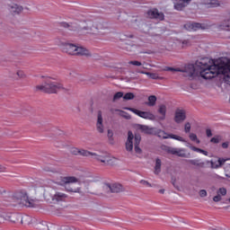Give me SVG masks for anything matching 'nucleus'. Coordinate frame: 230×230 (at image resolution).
Instances as JSON below:
<instances>
[{"instance_id":"nucleus-49","label":"nucleus","mask_w":230,"mask_h":230,"mask_svg":"<svg viewBox=\"0 0 230 230\" xmlns=\"http://www.w3.org/2000/svg\"><path fill=\"white\" fill-rule=\"evenodd\" d=\"M226 177H230V164L226 166Z\"/></svg>"},{"instance_id":"nucleus-29","label":"nucleus","mask_w":230,"mask_h":230,"mask_svg":"<svg viewBox=\"0 0 230 230\" xmlns=\"http://www.w3.org/2000/svg\"><path fill=\"white\" fill-rule=\"evenodd\" d=\"M63 182L65 184H72L73 182H78V179L75 177H65L63 178Z\"/></svg>"},{"instance_id":"nucleus-33","label":"nucleus","mask_w":230,"mask_h":230,"mask_svg":"<svg viewBox=\"0 0 230 230\" xmlns=\"http://www.w3.org/2000/svg\"><path fill=\"white\" fill-rule=\"evenodd\" d=\"M116 112H120V116L122 118H125L126 119H130V114L127 113V111H121V110H115Z\"/></svg>"},{"instance_id":"nucleus-16","label":"nucleus","mask_w":230,"mask_h":230,"mask_svg":"<svg viewBox=\"0 0 230 230\" xmlns=\"http://www.w3.org/2000/svg\"><path fill=\"white\" fill-rule=\"evenodd\" d=\"M209 163H210V168L217 170L218 168H221V166H224V164L226 163V159L218 158L217 160L207 161V164H209Z\"/></svg>"},{"instance_id":"nucleus-8","label":"nucleus","mask_w":230,"mask_h":230,"mask_svg":"<svg viewBox=\"0 0 230 230\" xmlns=\"http://www.w3.org/2000/svg\"><path fill=\"white\" fill-rule=\"evenodd\" d=\"M214 66H223L224 70L222 72L219 71L217 75H224V79L226 84L230 85V64L228 65L227 63L222 61L221 59L219 60H214Z\"/></svg>"},{"instance_id":"nucleus-19","label":"nucleus","mask_w":230,"mask_h":230,"mask_svg":"<svg viewBox=\"0 0 230 230\" xmlns=\"http://www.w3.org/2000/svg\"><path fill=\"white\" fill-rule=\"evenodd\" d=\"M184 28L188 31H197V30H202V24L199 22H188L184 25Z\"/></svg>"},{"instance_id":"nucleus-42","label":"nucleus","mask_w":230,"mask_h":230,"mask_svg":"<svg viewBox=\"0 0 230 230\" xmlns=\"http://www.w3.org/2000/svg\"><path fill=\"white\" fill-rule=\"evenodd\" d=\"M49 230H62V227L58 225H50Z\"/></svg>"},{"instance_id":"nucleus-32","label":"nucleus","mask_w":230,"mask_h":230,"mask_svg":"<svg viewBox=\"0 0 230 230\" xmlns=\"http://www.w3.org/2000/svg\"><path fill=\"white\" fill-rule=\"evenodd\" d=\"M217 194L220 197H226L227 195V190L224 187L219 188L217 191Z\"/></svg>"},{"instance_id":"nucleus-15","label":"nucleus","mask_w":230,"mask_h":230,"mask_svg":"<svg viewBox=\"0 0 230 230\" xmlns=\"http://www.w3.org/2000/svg\"><path fill=\"white\" fill-rule=\"evenodd\" d=\"M147 17L150 19H159V21L164 20V14L163 13H159L157 9H152L147 12Z\"/></svg>"},{"instance_id":"nucleus-11","label":"nucleus","mask_w":230,"mask_h":230,"mask_svg":"<svg viewBox=\"0 0 230 230\" xmlns=\"http://www.w3.org/2000/svg\"><path fill=\"white\" fill-rule=\"evenodd\" d=\"M103 190L107 191V193H121V191H125V189L119 183H106L103 186Z\"/></svg>"},{"instance_id":"nucleus-28","label":"nucleus","mask_w":230,"mask_h":230,"mask_svg":"<svg viewBox=\"0 0 230 230\" xmlns=\"http://www.w3.org/2000/svg\"><path fill=\"white\" fill-rule=\"evenodd\" d=\"M157 102V97L155 95H151L148 97V107H154L155 103Z\"/></svg>"},{"instance_id":"nucleus-22","label":"nucleus","mask_w":230,"mask_h":230,"mask_svg":"<svg viewBox=\"0 0 230 230\" xmlns=\"http://www.w3.org/2000/svg\"><path fill=\"white\" fill-rule=\"evenodd\" d=\"M67 199V195L62 192H56L52 197L53 202H62Z\"/></svg>"},{"instance_id":"nucleus-18","label":"nucleus","mask_w":230,"mask_h":230,"mask_svg":"<svg viewBox=\"0 0 230 230\" xmlns=\"http://www.w3.org/2000/svg\"><path fill=\"white\" fill-rule=\"evenodd\" d=\"M70 153H72L73 155H83L84 157H89V155H91V152L85 149H78L76 147H71Z\"/></svg>"},{"instance_id":"nucleus-43","label":"nucleus","mask_w":230,"mask_h":230,"mask_svg":"<svg viewBox=\"0 0 230 230\" xmlns=\"http://www.w3.org/2000/svg\"><path fill=\"white\" fill-rule=\"evenodd\" d=\"M126 150H127V152H130L131 154H134V146L133 145H126Z\"/></svg>"},{"instance_id":"nucleus-9","label":"nucleus","mask_w":230,"mask_h":230,"mask_svg":"<svg viewBox=\"0 0 230 230\" xmlns=\"http://www.w3.org/2000/svg\"><path fill=\"white\" fill-rule=\"evenodd\" d=\"M124 111H130V112H133L137 116H139V118H143V119H149L150 121H155V115H154L150 111H142L134 108H129V107H124Z\"/></svg>"},{"instance_id":"nucleus-36","label":"nucleus","mask_w":230,"mask_h":230,"mask_svg":"<svg viewBox=\"0 0 230 230\" xmlns=\"http://www.w3.org/2000/svg\"><path fill=\"white\" fill-rule=\"evenodd\" d=\"M136 96L134 95L133 93H127L124 96L123 99L124 100H134Z\"/></svg>"},{"instance_id":"nucleus-51","label":"nucleus","mask_w":230,"mask_h":230,"mask_svg":"<svg viewBox=\"0 0 230 230\" xmlns=\"http://www.w3.org/2000/svg\"><path fill=\"white\" fill-rule=\"evenodd\" d=\"M127 49H128V51H134V49H136V45L128 46Z\"/></svg>"},{"instance_id":"nucleus-44","label":"nucleus","mask_w":230,"mask_h":230,"mask_svg":"<svg viewBox=\"0 0 230 230\" xmlns=\"http://www.w3.org/2000/svg\"><path fill=\"white\" fill-rule=\"evenodd\" d=\"M134 152L135 154H142L143 150L140 148L138 145H135Z\"/></svg>"},{"instance_id":"nucleus-31","label":"nucleus","mask_w":230,"mask_h":230,"mask_svg":"<svg viewBox=\"0 0 230 230\" xmlns=\"http://www.w3.org/2000/svg\"><path fill=\"white\" fill-rule=\"evenodd\" d=\"M142 75H146V76H148L152 80H159V75H157L155 73L142 72Z\"/></svg>"},{"instance_id":"nucleus-14","label":"nucleus","mask_w":230,"mask_h":230,"mask_svg":"<svg viewBox=\"0 0 230 230\" xmlns=\"http://www.w3.org/2000/svg\"><path fill=\"white\" fill-rule=\"evenodd\" d=\"M190 3H191V0H175L174 10L182 12V10H184V8H186Z\"/></svg>"},{"instance_id":"nucleus-4","label":"nucleus","mask_w":230,"mask_h":230,"mask_svg":"<svg viewBox=\"0 0 230 230\" xmlns=\"http://www.w3.org/2000/svg\"><path fill=\"white\" fill-rule=\"evenodd\" d=\"M62 51L67 53V55H73L75 57H91L89 49L84 47H78L73 43H66L63 45Z\"/></svg>"},{"instance_id":"nucleus-7","label":"nucleus","mask_w":230,"mask_h":230,"mask_svg":"<svg viewBox=\"0 0 230 230\" xmlns=\"http://www.w3.org/2000/svg\"><path fill=\"white\" fill-rule=\"evenodd\" d=\"M11 4H7V9L11 13L19 15L28 6L29 0H9Z\"/></svg>"},{"instance_id":"nucleus-13","label":"nucleus","mask_w":230,"mask_h":230,"mask_svg":"<svg viewBox=\"0 0 230 230\" xmlns=\"http://www.w3.org/2000/svg\"><path fill=\"white\" fill-rule=\"evenodd\" d=\"M139 145L141 143V135L136 134L134 136V133L132 131L128 132V139L126 145Z\"/></svg>"},{"instance_id":"nucleus-1","label":"nucleus","mask_w":230,"mask_h":230,"mask_svg":"<svg viewBox=\"0 0 230 230\" xmlns=\"http://www.w3.org/2000/svg\"><path fill=\"white\" fill-rule=\"evenodd\" d=\"M215 60L208 58H202L196 61L195 64H189L185 66L184 69L173 68L166 66L164 71H175L176 73H185L189 80H194L197 76H201L205 80H211L218 76V73L224 71V66L214 65Z\"/></svg>"},{"instance_id":"nucleus-20","label":"nucleus","mask_w":230,"mask_h":230,"mask_svg":"<svg viewBox=\"0 0 230 230\" xmlns=\"http://www.w3.org/2000/svg\"><path fill=\"white\" fill-rule=\"evenodd\" d=\"M185 161L189 164H191L192 166H196V168H206V163L200 159L185 160Z\"/></svg>"},{"instance_id":"nucleus-5","label":"nucleus","mask_w":230,"mask_h":230,"mask_svg":"<svg viewBox=\"0 0 230 230\" xmlns=\"http://www.w3.org/2000/svg\"><path fill=\"white\" fill-rule=\"evenodd\" d=\"M90 155H93V159H96L99 163L104 164V166H114V164H117L118 163V158L111 155V154L105 151L91 153Z\"/></svg>"},{"instance_id":"nucleus-46","label":"nucleus","mask_w":230,"mask_h":230,"mask_svg":"<svg viewBox=\"0 0 230 230\" xmlns=\"http://www.w3.org/2000/svg\"><path fill=\"white\" fill-rule=\"evenodd\" d=\"M199 197L201 198L208 197V191H206V190H199Z\"/></svg>"},{"instance_id":"nucleus-57","label":"nucleus","mask_w":230,"mask_h":230,"mask_svg":"<svg viewBox=\"0 0 230 230\" xmlns=\"http://www.w3.org/2000/svg\"><path fill=\"white\" fill-rule=\"evenodd\" d=\"M217 179H222V177H221V176L217 175Z\"/></svg>"},{"instance_id":"nucleus-10","label":"nucleus","mask_w":230,"mask_h":230,"mask_svg":"<svg viewBox=\"0 0 230 230\" xmlns=\"http://www.w3.org/2000/svg\"><path fill=\"white\" fill-rule=\"evenodd\" d=\"M62 28H68V30H70V31H78V33H82V31H84V30H86V31H89V30H92L91 27L87 26V27H82V25L80 23H67V22H61L60 23Z\"/></svg>"},{"instance_id":"nucleus-34","label":"nucleus","mask_w":230,"mask_h":230,"mask_svg":"<svg viewBox=\"0 0 230 230\" xmlns=\"http://www.w3.org/2000/svg\"><path fill=\"white\" fill-rule=\"evenodd\" d=\"M189 137L190 141H193L194 143H200V140H199V137H197V135L195 133H190Z\"/></svg>"},{"instance_id":"nucleus-45","label":"nucleus","mask_w":230,"mask_h":230,"mask_svg":"<svg viewBox=\"0 0 230 230\" xmlns=\"http://www.w3.org/2000/svg\"><path fill=\"white\" fill-rule=\"evenodd\" d=\"M128 64L131 66H143V64L139 61H129Z\"/></svg>"},{"instance_id":"nucleus-56","label":"nucleus","mask_w":230,"mask_h":230,"mask_svg":"<svg viewBox=\"0 0 230 230\" xmlns=\"http://www.w3.org/2000/svg\"><path fill=\"white\" fill-rule=\"evenodd\" d=\"M223 148H227V145H223Z\"/></svg>"},{"instance_id":"nucleus-47","label":"nucleus","mask_w":230,"mask_h":230,"mask_svg":"<svg viewBox=\"0 0 230 230\" xmlns=\"http://www.w3.org/2000/svg\"><path fill=\"white\" fill-rule=\"evenodd\" d=\"M213 200L214 202H220V200H222V196L217 194V196L213 198Z\"/></svg>"},{"instance_id":"nucleus-3","label":"nucleus","mask_w":230,"mask_h":230,"mask_svg":"<svg viewBox=\"0 0 230 230\" xmlns=\"http://www.w3.org/2000/svg\"><path fill=\"white\" fill-rule=\"evenodd\" d=\"M36 89L42 91V93H48L49 94H57L58 91H66L62 84L53 81L51 77L47 78L45 84L38 85Z\"/></svg>"},{"instance_id":"nucleus-24","label":"nucleus","mask_w":230,"mask_h":230,"mask_svg":"<svg viewBox=\"0 0 230 230\" xmlns=\"http://www.w3.org/2000/svg\"><path fill=\"white\" fill-rule=\"evenodd\" d=\"M162 164H163V162L161 161V159L156 158L155 159V170H154L155 175H159V173H161Z\"/></svg>"},{"instance_id":"nucleus-55","label":"nucleus","mask_w":230,"mask_h":230,"mask_svg":"<svg viewBox=\"0 0 230 230\" xmlns=\"http://www.w3.org/2000/svg\"><path fill=\"white\" fill-rule=\"evenodd\" d=\"M159 193H161L162 195L164 194V189H161V190H159Z\"/></svg>"},{"instance_id":"nucleus-48","label":"nucleus","mask_w":230,"mask_h":230,"mask_svg":"<svg viewBox=\"0 0 230 230\" xmlns=\"http://www.w3.org/2000/svg\"><path fill=\"white\" fill-rule=\"evenodd\" d=\"M68 191H72L73 193H82V191L80 190V188L77 189H68Z\"/></svg>"},{"instance_id":"nucleus-21","label":"nucleus","mask_w":230,"mask_h":230,"mask_svg":"<svg viewBox=\"0 0 230 230\" xmlns=\"http://www.w3.org/2000/svg\"><path fill=\"white\" fill-rule=\"evenodd\" d=\"M206 8H217V6H220V2L217 0H207L202 3Z\"/></svg>"},{"instance_id":"nucleus-12","label":"nucleus","mask_w":230,"mask_h":230,"mask_svg":"<svg viewBox=\"0 0 230 230\" xmlns=\"http://www.w3.org/2000/svg\"><path fill=\"white\" fill-rule=\"evenodd\" d=\"M162 150L172 154V155H178V157H186V153L182 149L170 147L166 145L162 146Z\"/></svg>"},{"instance_id":"nucleus-26","label":"nucleus","mask_w":230,"mask_h":230,"mask_svg":"<svg viewBox=\"0 0 230 230\" xmlns=\"http://www.w3.org/2000/svg\"><path fill=\"white\" fill-rule=\"evenodd\" d=\"M20 219L22 224H26L27 226H30V224H33V218L30 216H21Z\"/></svg>"},{"instance_id":"nucleus-35","label":"nucleus","mask_w":230,"mask_h":230,"mask_svg":"<svg viewBox=\"0 0 230 230\" xmlns=\"http://www.w3.org/2000/svg\"><path fill=\"white\" fill-rule=\"evenodd\" d=\"M11 220H14V221H11V222H13V224H15V222H17L18 220H21V215L11 214Z\"/></svg>"},{"instance_id":"nucleus-2","label":"nucleus","mask_w":230,"mask_h":230,"mask_svg":"<svg viewBox=\"0 0 230 230\" xmlns=\"http://www.w3.org/2000/svg\"><path fill=\"white\" fill-rule=\"evenodd\" d=\"M138 129L141 130V132H144V134L157 136L162 139H175L176 141H181V143H184V138H182V137L166 133L163 129H158L156 128H149L148 126L145 125H139Z\"/></svg>"},{"instance_id":"nucleus-58","label":"nucleus","mask_w":230,"mask_h":230,"mask_svg":"<svg viewBox=\"0 0 230 230\" xmlns=\"http://www.w3.org/2000/svg\"><path fill=\"white\" fill-rule=\"evenodd\" d=\"M128 37H129V39H132V37H134V36L133 35H129Z\"/></svg>"},{"instance_id":"nucleus-50","label":"nucleus","mask_w":230,"mask_h":230,"mask_svg":"<svg viewBox=\"0 0 230 230\" xmlns=\"http://www.w3.org/2000/svg\"><path fill=\"white\" fill-rule=\"evenodd\" d=\"M207 137H211L213 136V132L211 129H207L206 130Z\"/></svg>"},{"instance_id":"nucleus-25","label":"nucleus","mask_w":230,"mask_h":230,"mask_svg":"<svg viewBox=\"0 0 230 230\" xmlns=\"http://www.w3.org/2000/svg\"><path fill=\"white\" fill-rule=\"evenodd\" d=\"M158 112L161 114L160 119H166V105L161 104L158 109Z\"/></svg>"},{"instance_id":"nucleus-59","label":"nucleus","mask_w":230,"mask_h":230,"mask_svg":"<svg viewBox=\"0 0 230 230\" xmlns=\"http://www.w3.org/2000/svg\"><path fill=\"white\" fill-rule=\"evenodd\" d=\"M222 145H227V143L226 142H223Z\"/></svg>"},{"instance_id":"nucleus-40","label":"nucleus","mask_w":230,"mask_h":230,"mask_svg":"<svg viewBox=\"0 0 230 230\" xmlns=\"http://www.w3.org/2000/svg\"><path fill=\"white\" fill-rule=\"evenodd\" d=\"M139 182L142 184V186H146V188H152V185L150 182H148V181L141 180Z\"/></svg>"},{"instance_id":"nucleus-53","label":"nucleus","mask_w":230,"mask_h":230,"mask_svg":"<svg viewBox=\"0 0 230 230\" xmlns=\"http://www.w3.org/2000/svg\"><path fill=\"white\" fill-rule=\"evenodd\" d=\"M108 136L110 137H112V130H111V129L108 130Z\"/></svg>"},{"instance_id":"nucleus-27","label":"nucleus","mask_w":230,"mask_h":230,"mask_svg":"<svg viewBox=\"0 0 230 230\" xmlns=\"http://www.w3.org/2000/svg\"><path fill=\"white\" fill-rule=\"evenodd\" d=\"M222 141H224L222 135H216L210 139V143H214L215 145H218V143H222Z\"/></svg>"},{"instance_id":"nucleus-37","label":"nucleus","mask_w":230,"mask_h":230,"mask_svg":"<svg viewBox=\"0 0 230 230\" xmlns=\"http://www.w3.org/2000/svg\"><path fill=\"white\" fill-rule=\"evenodd\" d=\"M191 149L194 150V152H199V154H203V155H208V151H205L200 148H197L195 146H191Z\"/></svg>"},{"instance_id":"nucleus-6","label":"nucleus","mask_w":230,"mask_h":230,"mask_svg":"<svg viewBox=\"0 0 230 230\" xmlns=\"http://www.w3.org/2000/svg\"><path fill=\"white\" fill-rule=\"evenodd\" d=\"M13 199L16 204L25 206L26 208H35V206H37V201H35V199H30L25 191L15 192Z\"/></svg>"},{"instance_id":"nucleus-30","label":"nucleus","mask_w":230,"mask_h":230,"mask_svg":"<svg viewBox=\"0 0 230 230\" xmlns=\"http://www.w3.org/2000/svg\"><path fill=\"white\" fill-rule=\"evenodd\" d=\"M12 214L10 213H4V212H2L0 213V218H4V220H8L9 222H14L13 219H12Z\"/></svg>"},{"instance_id":"nucleus-52","label":"nucleus","mask_w":230,"mask_h":230,"mask_svg":"<svg viewBox=\"0 0 230 230\" xmlns=\"http://www.w3.org/2000/svg\"><path fill=\"white\" fill-rule=\"evenodd\" d=\"M182 44H183V46H188V44H190V41H188V40H183V41H182Z\"/></svg>"},{"instance_id":"nucleus-38","label":"nucleus","mask_w":230,"mask_h":230,"mask_svg":"<svg viewBox=\"0 0 230 230\" xmlns=\"http://www.w3.org/2000/svg\"><path fill=\"white\" fill-rule=\"evenodd\" d=\"M119 98H123V93L118 92L113 96V102H116V100H119Z\"/></svg>"},{"instance_id":"nucleus-17","label":"nucleus","mask_w":230,"mask_h":230,"mask_svg":"<svg viewBox=\"0 0 230 230\" xmlns=\"http://www.w3.org/2000/svg\"><path fill=\"white\" fill-rule=\"evenodd\" d=\"M186 119V111L184 110H176L174 121L175 123H182Z\"/></svg>"},{"instance_id":"nucleus-54","label":"nucleus","mask_w":230,"mask_h":230,"mask_svg":"<svg viewBox=\"0 0 230 230\" xmlns=\"http://www.w3.org/2000/svg\"><path fill=\"white\" fill-rule=\"evenodd\" d=\"M6 168L3 165H0V172H4Z\"/></svg>"},{"instance_id":"nucleus-39","label":"nucleus","mask_w":230,"mask_h":230,"mask_svg":"<svg viewBox=\"0 0 230 230\" xmlns=\"http://www.w3.org/2000/svg\"><path fill=\"white\" fill-rule=\"evenodd\" d=\"M191 130V124L190 122H187L184 126V132L186 134H189V132Z\"/></svg>"},{"instance_id":"nucleus-41","label":"nucleus","mask_w":230,"mask_h":230,"mask_svg":"<svg viewBox=\"0 0 230 230\" xmlns=\"http://www.w3.org/2000/svg\"><path fill=\"white\" fill-rule=\"evenodd\" d=\"M18 78H26V74L24 73V71L22 70H19L17 73H16Z\"/></svg>"},{"instance_id":"nucleus-23","label":"nucleus","mask_w":230,"mask_h":230,"mask_svg":"<svg viewBox=\"0 0 230 230\" xmlns=\"http://www.w3.org/2000/svg\"><path fill=\"white\" fill-rule=\"evenodd\" d=\"M97 130L101 134L103 133V118L102 117V111L98 112Z\"/></svg>"},{"instance_id":"nucleus-60","label":"nucleus","mask_w":230,"mask_h":230,"mask_svg":"<svg viewBox=\"0 0 230 230\" xmlns=\"http://www.w3.org/2000/svg\"><path fill=\"white\" fill-rule=\"evenodd\" d=\"M144 53H150V52H144Z\"/></svg>"}]
</instances>
